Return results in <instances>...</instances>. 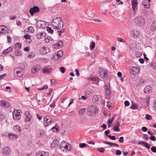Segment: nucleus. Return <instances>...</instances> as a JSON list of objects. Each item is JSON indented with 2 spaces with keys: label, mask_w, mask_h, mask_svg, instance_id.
I'll use <instances>...</instances> for the list:
<instances>
[{
  "label": "nucleus",
  "mask_w": 156,
  "mask_h": 156,
  "mask_svg": "<svg viewBox=\"0 0 156 156\" xmlns=\"http://www.w3.org/2000/svg\"><path fill=\"white\" fill-rule=\"evenodd\" d=\"M120 126V123L118 122L117 124L114 126V130L118 132L120 131L119 126Z\"/></svg>",
  "instance_id": "nucleus-30"
},
{
  "label": "nucleus",
  "mask_w": 156,
  "mask_h": 156,
  "mask_svg": "<svg viewBox=\"0 0 156 156\" xmlns=\"http://www.w3.org/2000/svg\"><path fill=\"white\" fill-rule=\"evenodd\" d=\"M0 105L5 107L6 108L8 107L9 105V102L4 100L0 101Z\"/></svg>",
  "instance_id": "nucleus-23"
},
{
  "label": "nucleus",
  "mask_w": 156,
  "mask_h": 156,
  "mask_svg": "<svg viewBox=\"0 0 156 156\" xmlns=\"http://www.w3.org/2000/svg\"><path fill=\"white\" fill-rule=\"evenodd\" d=\"M144 83V81L142 78H140V79H139V83L140 85Z\"/></svg>",
  "instance_id": "nucleus-59"
},
{
  "label": "nucleus",
  "mask_w": 156,
  "mask_h": 156,
  "mask_svg": "<svg viewBox=\"0 0 156 156\" xmlns=\"http://www.w3.org/2000/svg\"><path fill=\"white\" fill-rule=\"evenodd\" d=\"M12 115L13 119L17 121L19 120L21 117L20 112L16 110H14L12 112Z\"/></svg>",
  "instance_id": "nucleus-7"
},
{
  "label": "nucleus",
  "mask_w": 156,
  "mask_h": 156,
  "mask_svg": "<svg viewBox=\"0 0 156 156\" xmlns=\"http://www.w3.org/2000/svg\"><path fill=\"white\" fill-rule=\"evenodd\" d=\"M110 132V130H106L105 132V136L108 137V134Z\"/></svg>",
  "instance_id": "nucleus-54"
},
{
  "label": "nucleus",
  "mask_w": 156,
  "mask_h": 156,
  "mask_svg": "<svg viewBox=\"0 0 156 156\" xmlns=\"http://www.w3.org/2000/svg\"><path fill=\"white\" fill-rule=\"evenodd\" d=\"M40 9L37 6H34L31 8L29 10V12L32 16H33L34 13H38Z\"/></svg>",
  "instance_id": "nucleus-9"
},
{
  "label": "nucleus",
  "mask_w": 156,
  "mask_h": 156,
  "mask_svg": "<svg viewBox=\"0 0 156 156\" xmlns=\"http://www.w3.org/2000/svg\"><path fill=\"white\" fill-rule=\"evenodd\" d=\"M46 36V34L45 33L41 32L40 34H38L37 35L36 37L38 39H41L44 38Z\"/></svg>",
  "instance_id": "nucleus-22"
},
{
  "label": "nucleus",
  "mask_w": 156,
  "mask_h": 156,
  "mask_svg": "<svg viewBox=\"0 0 156 156\" xmlns=\"http://www.w3.org/2000/svg\"><path fill=\"white\" fill-rule=\"evenodd\" d=\"M105 94L107 96L111 94V91L110 90V84L105 85L104 86Z\"/></svg>",
  "instance_id": "nucleus-12"
},
{
  "label": "nucleus",
  "mask_w": 156,
  "mask_h": 156,
  "mask_svg": "<svg viewBox=\"0 0 156 156\" xmlns=\"http://www.w3.org/2000/svg\"><path fill=\"white\" fill-rule=\"evenodd\" d=\"M98 150L100 152H103L104 151L105 149L103 147H99L98 148Z\"/></svg>",
  "instance_id": "nucleus-53"
},
{
  "label": "nucleus",
  "mask_w": 156,
  "mask_h": 156,
  "mask_svg": "<svg viewBox=\"0 0 156 156\" xmlns=\"http://www.w3.org/2000/svg\"><path fill=\"white\" fill-rule=\"evenodd\" d=\"M124 105L126 106H129V102L127 101H126L124 102Z\"/></svg>",
  "instance_id": "nucleus-62"
},
{
  "label": "nucleus",
  "mask_w": 156,
  "mask_h": 156,
  "mask_svg": "<svg viewBox=\"0 0 156 156\" xmlns=\"http://www.w3.org/2000/svg\"><path fill=\"white\" fill-rule=\"evenodd\" d=\"M51 38L50 37H48L47 38H45L44 39L45 41L47 43H48L49 42Z\"/></svg>",
  "instance_id": "nucleus-44"
},
{
  "label": "nucleus",
  "mask_w": 156,
  "mask_h": 156,
  "mask_svg": "<svg viewBox=\"0 0 156 156\" xmlns=\"http://www.w3.org/2000/svg\"><path fill=\"white\" fill-rule=\"evenodd\" d=\"M15 45L16 46H17L18 48L19 49H20L21 48L22 46V44L20 43H16L15 44Z\"/></svg>",
  "instance_id": "nucleus-49"
},
{
  "label": "nucleus",
  "mask_w": 156,
  "mask_h": 156,
  "mask_svg": "<svg viewBox=\"0 0 156 156\" xmlns=\"http://www.w3.org/2000/svg\"><path fill=\"white\" fill-rule=\"evenodd\" d=\"M108 137L112 140H115L116 139V137L115 136H111L110 135H109Z\"/></svg>",
  "instance_id": "nucleus-48"
},
{
  "label": "nucleus",
  "mask_w": 156,
  "mask_h": 156,
  "mask_svg": "<svg viewBox=\"0 0 156 156\" xmlns=\"http://www.w3.org/2000/svg\"><path fill=\"white\" fill-rule=\"evenodd\" d=\"M146 101L145 105L146 107H148L149 105V98H147Z\"/></svg>",
  "instance_id": "nucleus-47"
},
{
  "label": "nucleus",
  "mask_w": 156,
  "mask_h": 156,
  "mask_svg": "<svg viewBox=\"0 0 156 156\" xmlns=\"http://www.w3.org/2000/svg\"><path fill=\"white\" fill-rule=\"evenodd\" d=\"M43 72L44 73H51V69L45 67L43 69Z\"/></svg>",
  "instance_id": "nucleus-31"
},
{
  "label": "nucleus",
  "mask_w": 156,
  "mask_h": 156,
  "mask_svg": "<svg viewBox=\"0 0 156 156\" xmlns=\"http://www.w3.org/2000/svg\"><path fill=\"white\" fill-rule=\"evenodd\" d=\"M151 150L152 152L156 153V147L154 146L152 147L151 148Z\"/></svg>",
  "instance_id": "nucleus-56"
},
{
  "label": "nucleus",
  "mask_w": 156,
  "mask_h": 156,
  "mask_svg": "<svg viewBox=\"0 0 156 156\" xmlns=\"http://www.w3.org/2000/svg\"><path fill=\"white\" fill-rule=\"evenodd\" d=\"M55 106V102L54 101L53 103L50 105V106L51 108H53Z\"/></svg>",
  "instance_id": "nucleus-63"
},
{
  "label": "nucleus",
  "mask_w": 156,
  "mask_h": 156,
  "mask_svg": "<svg viewBox=\"0 0 156 156\" xmlns=\"http://www.w3.org/2000/svg\"><path fill=\"white\" fill-rule=\"evenodd\" d=\"M52 25L53 27L54 28H55L57 30H61L63 28L61 27L60 28L59 26H57L56 25H54V24H52Z\"/></svg>",
  "instance_id": "nucleus-42"
},
{
  "label": "nucleus",
  "mask_w": 156,
  "mask_h": 156,
  "mask_svg": "<svg viewBox=\"0 0 156 156\" xmlns=\"http://www.w3.org/2000/svg\"><path fill=\"white\" fill-rule=\"evenodd\" d=\"M35 54L32 52H30L29 55V57L31 58H33L35 56Z\"/></svg>",
  "instance_id": "nucleus-55"
},
{
  "label": "nucleus",
  "mask_w": 156,
  "mask_h": 156,
  "mask_svg": "<svg viewBox=\"0 0 156 156\" xmlns=\"http://www.w3.org/2000/svg\"><path fill=\"white\" fill-rule=\"evenodd\" d=\"M13 72L15 75H16L18 77H21L23 75L24 71L23 68L18 67L14 69Z\"/></svg>",
  "instance_id": "nucleus-3"
},
{
  "label": "nucleus",
  "mask_w": 156,
  "mask_h": 156,
  "mask_svg": "<svg viewBox=\"0 0 156 156\" xmlns=\"http://www.w3.org/2000/svg\"><path fill=\"white\" fill-rule=\"evenodd\" d=\"M48 87L47 85L44 86L42 88H38V90H44L48 88Z\"/></svg>",
  "instance_id": "nucleus-50"
},
{
  "label": "nucleus",
  "mask_w": 156,
  "mask_h": 156,
  "mask_svg": "<svg viewBox=\"0 0 156 156\" xmlns=\"http://www.w3.org/2000/svg\"><path fill=\"white\" fill-rule=\"evenodd\" d=\"M65 32V29H62L58 31H57V33L58 34L59 36H61L62 34L64 33Z\"/></svg>",
  "instance_id": "nucleus-38"
},
{
  "label": "nucleus",
  "mask_w": 156,
  "mask_h": 156,
  "mask_svg": "<svg viewBox=\"0 0 156 156\" xmlns=\"http://www.w3.org/2000/svg\"><path fill=\"white\" fill-rule=\"evenodd\" d=\"M47 31L49 33H50L51 34H52L53 32V31L51 29L50 27H47Z\"/></svg>",
  "instance_id": "nucleus-40"
},
{
  "label": "nucleus",
  "mask_w": 156,
  "mask_h": 156,
  "mask_svg": "<svg viewBox=\"0 0 156 156\" xmlns=\"http://www.w3.org/2000/svg\"><path fill=\"white\" fill-rule=\"evenodd\" d=\"M28 30L32 33H34V29L32 26L29 27L28 28Z\"/></svg>",
  "instance_id": "nucleus-36"
},
{
  "label": "nucleus",
  "mask_w": 156,
  "mask_h": 156,
  "mask_svg": "<svg viewBox=\"0 0 156 156\" xmlns=\"http://www.w3.org/2000/svg\"><path fill=\"white\" fill-rule=\"evenodd\" d=\"M13 129L16 132L20 131L21 130L20 127L19 125H16L13 127Z\"/></svg>",
  "instance_id": "nucleus-33"
},
{
  "label": "nucleus",
  "mask_w": 156,
  "mask_h": 156,
  "mask_svg": "<svg viewBox=\"0 0 156 156\" xmlns=\"http://www.w3.org/2000/svg\"><path fill=\"white\" fill-rule=\"evenodd\" d=\"M107 103L108 107L109 109H110L112 107V103L108 101H107Z\"/></svg>",
  "instance_id": "nucleus-45"
},
{
  "label": "nucleus",
  "mask_w": 156,
  "mask_h": 156,
  "mask_svg": "<svg viewBox=\"0 0 156 156\" xmlns=\"http://www.w3.org/2000/svg\"><path fill=\"white\" fill-rule=\"evenodd\" d=\"M61 72L62 73H63L65 71V68L63 67H61L60 68Z\"/></svg>",
  "instance_id": "nucleus-61"
},
{
  "label": "nucleus",
  "mask_w": 156,
  "mask_h": 156,
  "mask_svg": "<svg viewBox=\"0 0 156 156\" xmlns=\"http://www.w3.org/2000/svg\"><path fill=\"white\" fill-rule=\"evenodd\" d=\"M123 139L124 137L123 136H121L120 137L119 141L120 143H122L124 142Z\"/></svg>",
  "instance_id": "nucleus-60"
},
{
  "label": "nucleus",
  "mask_w": 156,
  "mask_h": 156,
  "mask_svg": "<svg viewBox=\"0 0 156 156\" xmlns=\"http://www.w3.org/2000/svg\"><path fill=\"white\" fill-rule=\"evenodd\" d=\"M151 88L149 86H146L144 90V93H148L151 91Z\"/></svg>",
  "instance_id": "nucleus-24"
},
{
  "label": "nucleus",
  "mask_w": 156,
  "mask_h": 156,
  "mask_svg": "<svg viewBox=\"0 0 156 156\" xmlns=\"http://www.w3.org/2000/svg\"><path fill=\"white\" fill-rule=\"evenodd\" d=\"M36 25L37 27L38 28H44L45 23L43 21L41 20H39L37 21L36 23Z\"/></svg>",
  "instance_id": "nucleus-13"
},
{
  "label": "nucleus",
  "mask_w": 156,
  "mask_h": 156,
  "mask_svg": "<svg viewBox=\"0 0 156 156\" xmlns=\"http://www.w3.org/2000/svg\"><path fill=\"white\" fill-rule=\"evenodd\" d=\"M131 4L132 5V9L134 13H135L137 11V2H131Z\"/></svg>",
  "instance_id": "nucleus-18"
},
{
  "label": "nucleus",
  "mask_w": 156,
  "mask_h": 156,
  "mask_svg": "<svg viewBox=\"0 0 156 156\" xmlns=\"http://www.w3.org/2000/svg\"><path fill=\"white\" fill-rule=\"evenodd\" d=\"M51 24L59 26L60 28L63 27V22L62 19L60 17H57L53 19Z\"/></svg>",
  "instance_id": "nucleus-4"
},
{
  "label": "nucleus",
  "mask_w": 156,
  "mask_h": 156,
  "mask_svg": "<svg viewBox=\"0 0 156 156\" xmlns=\"http://www.w3.org/2000/svg\"><path fill=\"white\" fill-rule=\"evenodd\" d=\"M7 39L8 42L9 43H11V42L12 41V39L11 38V37H10L8 35L7 36Z\"/></svg>",
  "instance_id": "nucleus-57"
},
{
  "label": "nucleus",
  "mask_w": 156,
  "mask_h": 156,
  "mask_svg": "<svg viewBox=\"0 0 156 156\" xmlns=\"http://www.w3.org/2000/svg\"><path fill=\"white\" fill-rule=\"evenodd\" d=\"M86 109V108H82L80 109L79 112V114L81 115H83L84 114V112H85Z\"/></svg>",
  "instance_id": "nucleus-32"
},
{
  "label": "nucleus",
  "mask_w": 156,
  "mask_h": 156,
  "mask_svg": "<svg viewBox=\"0 0 156 156\" xmlns=\"http://www.w3.org/2000/svg\"><path fill=\"white\" fill-rule=\"evenodd\" d=\"M101 96L100 95H95L92 97V101L95 104H98L100 102Z\"/></svg>",
  "instance_id": "nucleus-8"
},
{
  "label": "nucleus",
  "mask_w": 156,
  "mask_h": 156,
  "mask_svg": "<svg viewBox=\"0 0 156 156\" xmlns=\"http://www.w3.org/2000/svg\"><path fill=\"white\" fill-rule=\"evenodd\" d=\"M48 153L47 152H44V151L36 153V156H47Z\"/></svg>",
  "instance_id": "nucleus-26"
},
{
  "label": "nucleus",
  "mask_w": 156,
  "mask_h": 156,
  "mask_svg": "<svg viewBox=\"0 0 156 156\" xmlns=\"http://www.w3.org/2000/svg\"><path fill=\"white\" fill-rule=\"evenodd\" d=\"M131 35L133 37H136L139 35V32L136 30H133L131 32Z\"/></svg>",
  "instance_id": "nucleus-25"
},
{
  "label": "nucleus",
  "mask_w": 156,
  "mask_h": 156,
  "mask_svg": "<svg viewBox=\"0 0 156 156\" xmlns=\"http://www.w3.org/2000/svg\"><path fill=\"white\" fill-rule=\"evenodd\" d=\"M140 70L138 67H132L130 70V73L133 75H135L138 73Z\"/></svg>",
  "instance_id": "nucleus-10"
},
{
  "label": "nucleus",
  "mask_w": 156,
  "mask_h": 156,
  "mask_svg": "<svg viewBox=\"0 0 156 156\" xmlns=\"http://www.w3.org/2000/svg\"><path fill=\"white\" fill-rule=\"evenodd\" d=\"M40 66L39 65L34 66L31 69V72L32 73H34L37 72L39 70Z\"/></svg>",
  "instance_id": "nucleus-15"
},
{
  "label": "nucleus",
  "mask_w": 156,
  "mask_h": 156,
  "mask_svg": "<svg viewBox=\"0 0 156 156\" xmlns=\"http://www.w3.org/2000/svg\"><path fill=\"white\" fill-rule=\"evenodd\" d=\"M50 51L49 48L45 47L41 48L40 52L41 54L43 55L45 54L46 53H49Z\"/></svg>",
  "instance_id": "nucleus-16"
},
{
  "label": "nucleus",
  "mask_w": 156,
  "mask_h": 156,
  "mask_svg": "<svg viewBox=\"0 0 156 156\" xmlns=\"http://www.w3.org/2000/svg\"><path fill=\"white\" fill-rule=\"evenodd\" d=\"M150 138V139L152 141H155L156 140V138L155 136H152V135H151Z\"/></svg>",
  "instance_id": "nucleus-51"
},
{
  "label": "nucleus",
  "mask_w": 156,
  "mask_h": 156,
  "mask_svg": "<svg viewBox=\"0 0 156 156\" xmlns=\"http://www.w3.org/2000/svg\"><path fill=\"white\" fill-rule=\"evenodd\" d=\"M63 55V51L62 50H59L56 54H55L52 58L53 59L57 60L58 58L62 57Z\"/></svg>",
  "instance_id": "nucleus-11"
},
{
  "label": "nucleus",
  "mask_w": 156,
  "mask_h": 156,
  "mask_svg": "<svg viewBox=\"0 0 156 156\" xmlns=\"http://www.w3.org/2000/svg\"><path fill=\"white\" fill-rule=\"evenodd\" d=\"M99 73L100 74V77L102 79H104L107 78L108 74L106 70L100 69L99 70Z\"/></svg>",
  "instance_id": "nucleus-5"
},
{
  "label": "nucleus",
  "mask_w": 156,
  "mask_h": 156,
  "mask_svg": "<svg viewBox=\"0 0 156 156\" xmlns=\"http://www.w3.org/2000/svg\"><path fill=\"white\" fill-rule=\"evenodd\" d=\"M151 118H152V117L151 115H150L148 114H147L146 115V119L147 120L151 119Z\"/></svg>",
  "instance_id": "nucleus-52"
},
{
  "label": "nucleus",
  "mask_w": 156,
  "mask_h": 156,
  "mask_svg": "<svg viewBox=\"0 0 156 156\" xmlns=\"http://www.w3.org/2000/svg\"><path fill=\"white\" fill-rule=\"evenodd\" d=\"M15 54L16 56H20L21 55L22 53L20 50H16L15 52Z\"/></svg>",
  "instance_id": "nucleus-35"
},
{
  "label": "nucleus",
  "mask_w": 156,
  "mask_h": 156,
  "mask_svg": "<svg viewBox=\"0 0 156 156\" xmlns=\"http://www.w3.org/2000/svg\"><path fill=\"white\" fill-rule=\"evenodd\" d=\"M14 136H15V134H13L12 133H9L8 134V136L9 137V138L10 139H12L14 140L15 139V138H14Z\"/></svg>",
  "instance_id": "nucleus-37"
},
{
  "label": "nucleus",
  "mask_w": 156,
  "mask_h": 156,
  "mask_svg": "<svg viewBox=\"0 0 156 156\" xmlns=\"http://www.w3.org/2000/svg\"><path fill=\"white\" fill-rule=\"evenodd\" d=\"M10 152V148L8 147H3L2 150V152L5 154H9Z\"/></svg>",
  "instance_id": "nucleus-14"
},
{
  "label": "nucleus",
  "mask_w": 156,
  "mask_h": 156,
  "mask_svg": "<svg viewBox=\"0 0 156 156\" xmlns=\"http://www.w3.org/2000/svg\"><path fill=\"white\" fill-rule=\"evenodd\" d=\"M121 151L119 150H117L116 151V155H120L121 154Z\"/></svg>",
  "instance_id": "nucleus-58"
},
{
  "label": "nucleus",
  "mask_w": 156,
  "mask_h": 156,
  "mask_svg": "<svg viewBox=\"0 0 156 156\" xmlns=\"http://www.w3.org/2000/svg\"><path fill=\"white\" fill-rule=\"evenodd\" d=\"M95 43L94 42H92L90 46V49L93 50L95 48Z\"/></svg>",
  "instance_id": "nucleus-39"
},
{
  "label": "nucleus",
  "mask_w": 156,
  "mask_h": 156,
  "mask_svg": "<svg viewBox=\"0 0 156 156\" xmlns=\"http://www.w3.org/2000/svg\"><path fill=\"white\" fill-rule=\"evenodd\" d=\"M134 22L136 25L142 26L145 24V20L143 17L139 16L135 18Z\"/></svg>",
  "instance_id": "nucleus-2"
},
{
  "label": "nucleus",
  "mask_w": 156,
  "mask_h": 156,
  "mask_svg": "<svg viewBox=\"0 0 156 156\" xmlns=\"http://www.w3.org/2000/svg\"><path fill=\"white\" fill-rule=\"evenodd\" d=\"M60 149L63 152H67L68 151H70V149H68L69 147H71L70 144H68L65 141H63L60 144Z\"/></svg>",
  "instance_id": "nucleus-1"
},
{
  "label": "nucleus",
  "mask_w": 156,
  "mask_h": 156,
  "mask_svg": "<svg viewBox=\"0 0 156 156\" xmlns=\"http://www.w3.org/2000/svg\"><path fill=\"white\" fill-rule=\"evenodd\" d=\"M39 135H40V136H43L44 135V132H43V131L41 130L40 131Z\"/></svg>",
  "instance_id": "nucleus-64"
},
{
  "label": "nucleus",
  "mask_w": 156,
  "mask_h": 156,
  "mask_svg": "<svg viewBox=\"0 0 156 156\" xmlns=\"http://www.w3.org/2000/svg\"><path fill=\"white\" fill-rule=\"evenodd\" d=\"M89 112L91 113L94 114L96 113L97 111V109L95 106H91L89 108Z\"/></svg>",
  "instance_id": "nucleus-17"
},
{
  "label": "nucleus",
  "mask_w": 156,
  "mask_h": 156,
  "mask_svg": "<svg viewBox=\"0 0 156 156\" xmlns=\"http://www.w3.org/2000/svg\"><path fill=\"white\" fill-rule=\"evenodd\" d=\"M130 108L132 109H135L137 108V105L134 103H132Z\"/></svg>",
  "instance_id": "nucleus-34"
},
{
  "label": "nucleus",
  "mask_w": 156,
  "mask_h": 156,
  "mask_svg": "<svg viewBox=\"0 0 156 156\" xmlns=\"http://www.w3.org/2000/svg\"><path fill=\"white\" fill-rule=\"evenodd\" d=\"M88 146V145L85 143H81L79 145V146L81 148H83Z\"/></svg>",
  "instance_id": "nucleus-43"
},
{
  "label": "nucleus",
  "mask_w": 156,
  "mask_h": 156,
  "mask_svg": "<svg viewBox=\"0 0 156 156\" xmlns=\"http://www.w3.org/2000/svg\"><path fill=\"white\" fill-rule=\"evenodd\" d=\"M113 120V117H112L110 119H109L108 121V123L112 124Z\"/></svg>",
  "instance_id": "nucleus-46"
},
{
  "label": "nucleus",
  "mask_w": 156,
  "mask_h": 156,
  "mask_svg": "<svg viewBox=\"0 0 156 156\" xmlns=\"http://www.w3.org/2000/svg\"><path fill=\"white\" fill-rule=\"evenodd\" d=\"M25 115L26 116V122H29L30 121L31 118V116L29 114L28 112L25 113Z\"/></svg>",
  "instance_id": "nucleus-28"
},
{
  "label": "nucleus",
  "mask_w": 156,
  "mask_h": 156,
  "mask_svg": "<svg viewBox=\"0 0 156 156\" xmlns=\"http://www.w3.org/2000/svg\"><path fill=\"white\" fill-rule=\"evenodd\" d=\"M142 3L145 8H149L150 7V4L149 3H147V1L144 0L142 1Z\"/></svg>",
  "instance_id": "nucleus-27"
},
{
  "label": "nucleus",
  "mask_w": 156,
  "mask_h": 156,
  "mask_svg": "<svg viewBox=\"0 0 156 156\" xmlns=\"http://www.w3.org/2000/svg\"><path fill=\"white\" fill-rule=\"evenodd\" d=\"M156 29V20H154L152 23L151 25L150 29L151 31H154Z\"/></svg>",
  "instance_id": "nucleus-21"
},
{
  "label": "nucleus",
  "mask_w": 156,
  "mask_h": 156,
  "mask_svg": "<svg viewBox=\"0 0 156 156\" xmlns=\"http://www.w3.org/2000/svg\"><path fill=\"white\" fill-rule=\"evenodd\" d=\"M58 140L56 139H54L51 144V148H53L54 147H55L58 146Z\"/></svg>",
  "instance_id": "nucleus-19"
},
{
  "label": "nucleus",
  "mask_w": 156,
  "mask_h": 156,
  "mask_svg": "<svg viewBox=\"0 0 156 156\" xmlns=\"http://www.w3.org/2000/svg\"><path fill=\"white\" fill-rule=\"evenodd\" d=\"M53 47L55 48H59L62 47L63 46V43L62 41H59L57 43L53 45Z\"/></svg>",
  "instance_id": "nucleus-20"
},
{
  "label": "nucleus",
  "mask_w": 156,
  "mask_h": 156,
  "mask_svg": "<svg viewBox=\"0 0 156 156\" xmlns=\"http://www.w3.org/2000/svg\"><path fill=\"white\" fill-rule=\"evenodd\" d=\"M4 27V26H0V33H4V31L5 30Z\"/></svg>",
  "instance_id": "nucleus-41"
},
{
  "label": "nucleus",
  "mask_w": 156,
  "mask_h": 156,
  "mask_svg": "<svg viewBox=\"0 0 156 156\" xmlns=\"http://www.w3.org/2000/svg\"><path fill=\"white\" fill-rule=\"evenodd\" d=\"M52 119L49 115H46L44 118V124L46 126H48L52 122Z\"/></svg>",
  "instance_id": "nucleus-6"
},
{
  "label": "nucleus",
  "mask_w": 156,
  "mask_h": 156,
  "mask_svg": "<svg viewBox=\"0 0 156 156\" xmlns=\"http://www.w3.org/2000/svg\"><path fill=\"white\" fill-rule=\"evenodd\" d=\"M12 47H10L4 50L3 52V54L4 55H6L12 51Z\"/></svg>",
  "instance_id": "nucleus-29"
}]
</instances>
